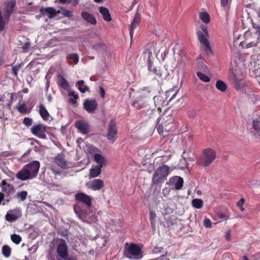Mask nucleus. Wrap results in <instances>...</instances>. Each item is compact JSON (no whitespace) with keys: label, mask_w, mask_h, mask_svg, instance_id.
<instances>
[{"label":"nucleus","mask_w":260,"mask_h":260,"mask_svg":"<svg viewBox=\"0 0 260 260\" xmlns=\"http://www.w3.org/2000/svg\"><path fill=\"white\" fill-rule=\"evenodd\" d=\"M40 163L38 160H34L25 165L16 175V177L22 181L31 179L38 174Z\"/></svg>","instance_id":"obj_1"},{"label":"nucleus","mask_w":260,"mask_h":260,"mask_svg":"<svg viewBox=\"0 0 260 260\" xmlns=\"http://www.w3.org/2000/svg\"><path fill=\"white\" fill-rule=\"evenodd\" d=\"M216 153L211 148H206L203 150L202 154L197 159V164L202 167H209L216 159Z\"/></svg>","instance_id":"obj_2"},{"label":"nucleus","mask_w":260,"mask_h":260,"mask_svg":"<svg viewBox=\"0 0 260 260\" xmlns=\"http://www.w3.org/2000/svg\"><path fill=\"white\" fill-rule=\"evenodd\" d=\"M170 173V168L168 166L164 165L158 167L155 171L152 177V182L154 184L158 185L166 180Z\"/></svg>","instance_id":"obj_3"},{"label":"nucleus","mask_w":260,"mask_h":260,"mask_svg":"<svg viewBox=\"0 0 260 260\" xmlns=\"http://www.w3.org/2000/svg\"><path fill=\"white\" fill-rule=\"evenodd\" d=\"M201 29L202 31L199 30L197 31L198 39L202 45L205 52L207 54H212V49L207 39V37L208 36L207 28L206 26H202Z\"/></svg>","instance_id":"obj_4"},{"label":"nucleus","mask_w":260,"mask_h":260,"mask_svg":"<svg viewBox=\"0 0 260 260\" xmlns=\"http://www.w3.org/2000/svg\"><path fill=\"white\" fill-rule=\"evenodd\" d=\"M141 249L135 244H131L127 248L125 247L124 255L125 257L132 259L133 256H138L140 254Z\"/></svg>","instance_id":"obj_5"},{"label":"nucleus","mask_w":260,"mask_h":260,"mask_svg":"<svg viewBox=\"0 0 260 260\" xmlns=\"http://www.w3.org/2000/svg\"><path fill=\"white\" fill-rule=\"evenodd\" d=\"M117 127L116 126V123L113 119H111L108 125L107 138L108 140L114 142L117 139Z\"/></svg>","instance_id":"obj_6"},{"label":"nucleus","mask_w":260,"mask_h":260,"mask_svg":"<svg viewBox=\"0 0 260 260\" xmlns=\"http://www.w3.org/2000/svg\"><path fill=\"white\" fill-rule=\"evenodd\" d=\"M31 133L40 139H45L46 138V128L42 124H38L34 125L30 128Z\"/></svg>","instance_id":"obj_7"},{"label":"nucleus","mask_w":260,"mask_h":260,"mask_svg":"<svg viewBox=\"0 0 260 260\" xmlns=\"http://www.w3.org/2000/svg\"><path fill=\"white\" fill-rule=\"evenodd\" d=\"M244 36L246 38L245 41H242L240 43V45L242 47V48L248 49L256 46L258 44V40H257V37L256 38V40L253 41H251L250 40V36H251L250 31H246L245 33Z\"/></svg>","instance_id":"obj_8"},{"label":"nucleus","mask_w":260,"mask_h":260,"mask_svg":"<svg viewBox=\"0 0 260 260\" xmlns=\"http://www.w3.org/2000/svg\"><path fill=\"white\" fill-rule=\"evenodd\" d=\"M16 3L15 0H10L4 2V16H6L7 19L10 18L11 15L13 13Z\"/></svg>","instance_id":"obj_9"},{"label":"nucleus","mask_w":260,"mask_h":260,"mask_svg":"<svg viewBox=\"0 0 260 260\" xmlns=\"http://www.w3.org/2000/svg\"><path fill=\"white\" fill-rule=\"evenodd\" d=\"M75 197L76 201L83 203L88 208L91 207L92 199L89 196L83 192H78Z\"/></svg>","instance_id":"obj_10"},{"label":"nucleus","mask_w":260,"mask_h":260,"mask_svg":"<svg viewBox=\"0 0 260 260\" xmlns=\"http://www.w3.org/2000/svg\"><path fill=\"white\" fill-rule=\"evenodd\" d=\"M230 80L234 84V88L239 90L244 87L245 83L243 81V78L242 76L238 77L235 73H232L230 77Z\"/></svg>","instance_id":"obj_11"},{"label":"nucleus","mask_w":260,"mask_h":260,"mask_svg":"<svg viewBox=\"0 0 260 260\" xmlns=\"http://www.w3.org/2000/svg\"><path fill=\"white\" fill-rule=\"evenodd\" d=\"M21 216L20 209H15L9 210L5 215V219L9 222H14Z\"/></svg>","instance_id":"obj_12"},{"label":"nucleus","mask_w":260,"mask_h":260,"mask_svg":"<svg viewBox=\"0 0 260 260\" xmlns=\"http://www.w3.org/2000/svg\"><path fill=\"white\" fill-rule=\"evenodd\" d=\"M54 161L63 169H66L70 167L69 166V164L65 159V155L62 152L57 154V155L55 156Z\"/></svg>","instance_id":"obj_13"},{"label":"nucleus","mask_w":260,"mask_h":260,"mask_svg":"<svg viewBox=\"0 0 260 260\" xmlns=\"http://www.w3.org/2000/svg\"><path fill=\"white\" fill-rule=\"evenodd\" d=\"M57 252L58 255L62 258H66L68 256V249L66 241L61 239L57 246Z\"/></svg>","instance_id":"obj_14"},{"label":"nucleus","mask_w":260,"mask_h":260,"mask_svg":"<svg viewBox=\"0 0 260 260\" xmlns=\"http://www.w3.org/2000/svg\"><path fill=\"white\" fill-rule=\"evenodd\" d=\"M84 108L89 113H93L98 109V104L95 100H86L83 104Z\"/></svg>","instance_id":"obj_15"},{"label":"nucleus","mask_w":260,"mask_h":260,"mask_svg":"<svg viewBox=\"0 0 260 260\" xmlns=\"http://www.w3.org/2000/svg\"><path fill=\"white\" fill-rule=\"evenodd\" d=\"M2 191L9 196L14 191V185L7 182L5 180H3L0 183Z\"/></svg>","instance_id":"obj_16"},{"label":"nucleus","mask_w":260,"mask_h":260,"mask_svg":"<svg viewBox=\"0 0 260 260\" xmlns=\"http://www.w3.org/2000/svg\"><path fill=\"white\" fill-rule=\"evenodd\" d=\"M140 20L141 18L140 15H139L138 13H136L131 25L129 34L131 39H132L134 35V31L139 24Z\"/></svg>","instance_id":"obj_17"},{"label":"nucleus","mask_w":260,"mask_h":260,"mask_svg":"<svg viewBox=\"0 0 260 260\" xmlns=\"http://www.w3.org/2000/svg\"><path fill=\"white\" fill-rule=\"evenodd\" d=\"M170 183H174V181H176V183L175 185V188L177 190L180 189L183 184V179L182 178L179 176H173L170 178Z\"/></svg>","instance_id":"obj_18"},{"label":"nucleus","mask_w":260,"mask_h":260,"mask_svg":"<svg viewBox=\"0 0 260 260\" xmlns=\"http://www.w3.org/2000/svg\"><path fill=\"white\" fill-rule=\"evenodd\" d=\"M74 210L76 214L80 218H85L88 215L87 211L78 205H76L74 206Z\"/></svg>","instance_id":"obj_19"},{"label":"nucleus","mask_w":260,"mask_h":260,"mask_svg":"<svg viewBox=\"0 0 260 260\" xmlns=\"http://www.w3.org/2000/svg\"><path fill=\"white\" fill-rule=\"evenodd\" d=\"M104 182L100 179L93 180L90 184V188L93 190H99L104 187Z\"/></svg>","instance_id":"obj_20"},{"label":"nucleus","mask_w":260,"mask_h":260,"mask_svg":"<svg viewBox=\"0 0 260 260\" xmlns=\"http://www.w3.org/2000/svg\"><path fill=\"white\" fill-rule=\"evenodd\" d=\"M75 126L84 134H87L89 132L88 125L82 121H77L75 123Z\"/></svg>","instance_id":"obj_21"},{"label":"nucleus","mask_w":260,"mask_h":260,"mask_svg":"<svg viewBox=\"0 0 260 260\" xmlns=\"http://www.w3.org/2000/svg\"><path fill=\"white\" fill-rule=\"evenodd\" d=\"M57 84L65 90L68 89L70 86L67 80L60 74L57 76Z\"/></svg>","instance_id":"obj_22"},{"label":"nucleus","mask_w":260,"mask_h":260,"mask_svg":"<svg viewBox=\"0 0 260 260\" xmlns=\"http://www.w3.org/2000/svg\"><path fill=\"white\" fill-rule=\"evenodd\" d=\"M81 16L84 19L91 24L95 25L96 24V19L93 15L87 12H82L81 13Z\"/></svg>","instance_id":"obj_23"},{"label":"nucleus","mask_w":260,"mask_h":260,"mask_svg":"<svg viewBox=\"0 0 260 260\" xmlns=\"http://www.w3.org/2000/svg\"><path fill=\"white\" fill-rule=\"evenodd\" d=\"M99 12L102 15L104 20L110 22L112 20V18L109 10L104 7H100L99 8Z\"/></svg>","instance_id":"obj_24"},{"label":"nucleus","mask_w":260,"mask_h":260,"mask_svg":"<svg viewBox=\"0 0 260 260\" xmlns=\"http://www.w3.org/2000/svg\"><path fill=\"white\" fill-rule=\"evenodd\" d=\"M153 100L154 104L158 109H160L161 107H164L168 104V103H166V101L161 95L155 96Z\"/></svg>","instance_id":"obj_25"},{"label":"nucleus","mask_w":260,"mask_h":260,"mask_svg":"<svg viewBox=\"0 0 260 260\" xmlns=\"http://www.w3.org/2000/svg\"><path fill=\"white\" fill-rule=\"evenodd\" d=\"M102 166L96 165L94 168H91L89 170L90 178L98 177L101 173Z\"/></svg>","instance_id":"obj_26"},{"label":"nucleus","mask_w":260,"mask_h":260,"mask_svg":"<svg viewBox=\"0 0 260 260\" xmlns=\"http://www.w3.org/2000/svg\"><path fill=\"white\" fill-rule=\"evenodd\" d=\"M132 105L137 109L139 110L147 107V104L145 102L143 101L141 98H137V99L133 102Z\"/></svg>","instance_id":"obj_27"},{"label":"nucleus","mask_w":260,"mask_h":260,"mask_svg":"<svg viewBox=\"0 0 260 260\" xmlns=\"http://www.w3.org/2000/svg\"><path fill=\"white\" fill-rule=\"evenodd\" d=\"M39 113L43 120H47L49 119V113L42 104L39 105Z\"/></svg>","instance_id":"obj_28"},{"label":"nucleus","mask_w":260,"mask_h":260,"mask_svg":"<svg viewBox=\"0 0 260 260\" xmlns=\"http://www.w3.org/2000/svg\"><path fill=\"white\" fill-rule=\"evenodd\" d=\"M10 18H7L6 16H4L3 18L2 12L0 10V32L5 30L6 26L8 24Z\"/></svg>","instance_id":"obj_29"},{"label":"nucleus","mask_w":260,"mask_h":260,"mask_svg":"<svg viewBox=\"0 0 260 260\" xmlns=\"http://www.w3.org/2000/svg\"><path fill=\"white\" fill-rule=\"evenodd\" d=\"M94 159L99 164L98 165L102 166V167L107 162L106 158L103 155L98 153L94 155Z\"/></svg>","instance_id":"obj_30"},{"label":"nucleus","mask_w":260,"mask_h":260,"mask_svg":"<svg viewBox=\"0 0 260 260\" xmlns=\"http://www.w3.org/2000/svg\"><path fill=\"white\" fill-rule=\"evenodd\" d=\"M148 70L150 73H152L159 78L163 76V71L161 70L160 67L153 66L151 69Z\"/></svg>","instance_id":"obj_31"},{"label":"nucleus","mask_w":260,"mask_h":260,"mask_svg":"<svg viewBox=\"0 0 260 260\" xmlns=\"http://www.w3.org/2000/svg\"><path fill=\"white\" fill-rule=\"evenodd\" d=\"M199 17L204 23L207 24L210 22L209 14L206 12H202L199 13Z\"/></svg>","instance_id":"obj_32"},{"label":"nucleus","mask_w":260,"mask_h":260,"mask_svg":"<svg viewBox=\"0 0 260 260\" xmlns=\"http://www.w3.org/2000/svg\"><path fill=\"white\" fill-rule=\"evenodd\" d=\"M216 87L219 90L224 92L227 89V85L223 81L218 80L216 83Z\"/></svg>","instance_id":"obj_33"},{"label":"nucleus","mask_w":260,"mask_h":260,"mask_svg":"<svg viewBox=\"0 0 260 260\" xmlns=\"http://www.w3.org/2000/svg\"><path fill=\"white\" fill-rule=\"evenodd\" d=\"M28 195V193L25 190H22L20 192H18L16 194V198L19 200V201H24L26 200V197Z\"/></svg>","instance_id":"obj_34"},{"label":"nucleus","mask_w":260,"mask_h":260,"mask_svg":"<svg viewBox=\"0 0 260 260\" xmlns=\"http://www.w3.org/2000/svg\"><path fill=\"white\" fill-rule=\"evenodd\" d=\"M2 254L4 257L8 258L10 256L11 253V249L7 245H5L2 247Z\"/></svg>","instance_id":"obj_35"},{"label":"nucleus","mask_w":260,"mask_h":260,"mask_svg":"<svg viewBox=\"0 0 260 260\" xmlns=\"http://www.w3.org/2000/svg\"><path fill=\"white\" fill-rule=\"evenodd\" d=\"M191 204L193 207L201 209L203 206V202L202 199H194L192 200Z\"/></svg>","instance_id":"obj_36"},{"label":"nucleus","mask_w":260,"mask_h":260,"mask_svg":"<svg viewBox=\"0 0 260 260\" xmlns=\"http://www.w3.org/2000/svg\"><path fill=\"white\" fill-rule=\"evenodd\" d=\"M176 68L178 70V72H180L183 74L185 72V63L182 59H180L177 62Z\"/></svg>","instance_id":"obj_37"},{"label":"nucleus","mask_w":260,"mask_h":260,"mask_svg":"<svg viewBox=\"0 0 260 260\" xmlns=\"http://www.w3.org/2000/svg\"><path fill=\"white\" fill-rule=\"evenodd\" d=\"M84 81L82 80H79L77 82V84L79 85V90L82 93H85L86 91L89 90V87L87 86L84 85Z\"/></svg>","instance_id":"obj_38"},{"label":"nucleus","mask_w":260,"mask_h":260,"mask_svg":"<svg viewBox=\"0 0 260 260\" xmlns=\"http://www.w3.org/2000/svg\"><path fill=\"white\" fill-rule=\"evenodd\" d=\"M45 13H48L49 14V18H53L56 15V11L55 9L52 7L46 8L44 10Z\"/></svg>","instance_id":"obj_39"},{"label":"nucleus","mask_w":260,"mask_h":260,"mask_svg":"<svg viewBox=\"0 0 260 260\" xmlns=\"http://www.w3.org/2000/svg\"><path fill=\"white\" fill-rule=\"evenodd\" d=\"M22 65V63H18L12 67L11 73L14 75V76L16 77H18V72L21 68Z\"/></svg>","instance_id":"obj_40"},{"label":"nucleus","mask_w":260,"mask_h":260,"mask_svg":"<svg viewBox=\"0 0 260 260\" xmlns=\"http://www.w3.org/2000/svg\"><path fill=\"white\" fill-rule=\"evenodd\" d=\"M197 76L203 81L205 82H209L210 79L208 76L205 75L201 72L198 71L197 73Z\"/></svg>","instance_id":"obj_41"},{"label":"nucleus","mask_w":260,"mask_h":260,"mask_svg":"<svg viewBox=\"0 0 260 260\" xmlns=\"http://www.w3.org/2000/svg\"><path fill=\"white\" fill-rule=\"evenodd\" d=\"M11 239L16 244H19L22 240L21 237L19 235L15 234L11 236Z\"/></svg>","instance_id":"obj_42"},{"label":"nucleus","mask_w":260,"mask_h":260,"mask_svg":"<svg viewBox=\"0 0 260 260\" xmlns=\"http://www.w3.org/2000/svg\"><path fill=\"white\" fill-rule=\"evenodd\" d=\"M164 120H165V121L163 124L164 126H166L167 125L173 123L174 120V118L172 115H169L167 116L166 118H164Z\"/></svg>","instance_id":"obj_43"},{"label":"nucleus","mask_w":260,"mask_h":260,"mask_svg":"<svg viewBox=\"0 0 260 260\" xmlns=\"http://www.w3.org/2000/svg\"><path fill=\"white\" fill-rule=\"evenodd\" d=\"M16 108L20 113H25L27 112V108L24 104L16 106Z\"/></svg>","instance_id":"obj_44"},{"label":"nucleus","mask_w":260,"mask_h":260,"mask_svg":"<svg viewBox=\"0 0 260 260\" xmlns=\"http://www.w3.org/2000/svg\"><path fill=\"white\" fill-rule=\"evenodd\" d=\"M252 26L255 30V34L257 35V40H260V26L254 23H252Z\"/></svg>","instance_id":"obj_45"},{"label":"nucleus","mask_w":260,"mask_h":260,"mask_svg":"<svg viewBox=\"0 0 260 260\" xmlns=\"http://www.w3.org/2000/svg\"><path fill=\"white\" fill-rule=\"evenodd\" d=\"M68 58L70 59L73 60L75 63H77L79 61V56L76 53H71L68 56Z\"/></svg>","instance_id":"obj_46"},{"label":"nucleus","mask_w":260,"mask_h":260,"mask_svg":"<svg viewBox=\"0 0 260 260\" xmlns=\"http://www.w3.org/2000/svg\"><path fill=\"white\" fill-rule=\"evenodd\" d=\"M23 123L27 127H29L32 123V119L30 118L25 117L23 119Z\"/></svg>","instance_id":"obj_47"},{"label":"nucleus","mask_w":260,"mask_h":260,"mask_svg":"<svg viewBox=\"0 0 260 260\" xmlns=\"http://www.w3.org/2000/svg\"><path fill=\"white\" fill-rule=\"evenodd\" d=\"M252 125L253 128L256 131L257 129L260 128V121L253 120L252 122Z\"/></svg>","instance_id":"obj_48"},{"label":"nucleus","mask_w":260,"mask_h":260,"mask_svg":"<svg viewBox=\"0 0 260 260\" xmlns=\"http://www.w3.org/2000/svg\"><path fill=\"white\" fill-rule=\"evenodd\" d=\"M156 113H157V112L154 109H151L149 108L147 109V111L146 112V115L149 118H152L153 117L154 115Z\"/></svg>","instance_id":"obj_49"},{"label":"nucleus","mask_w":260,"mask_h":260,"mask_svg":"<svg viewBox=\"0 0 260 260\" xmlns=\"http://www.w3.org/2000/svg\"><path fill=\"white\" fill-rule=\"evenodd\" d=\"M157 121H158L157 124L156 125V128H157V131L159 134H162L163 132H164L163 124H158V123H159V118H158L157 119Z\"/></svg>","instance_id":"obj_50"},{"label":"nucleus","mask_w":260,"mask_h":260,"mask_svg":"<svg viewBox=\"0 0 260 260\" xmlns=\"http://www.w3.org/2000/svg\"><path fill=\"white\" fill-rule=\"evenodd\" d=\"M203 223L204 225L207 228H211L212 227V222L209 218L205 219Z\"/></svg>","instance_id":"obj_51"},{"label":"nucleus","mask_w":260,"mask_h":260,"mask_svg":"<svg viewBox=\"0 0 260 260\" xmlns=\"http://www.w3.org/2000/svg\"><path fill=\"white\" fill-rule=\"evenodd\" d=\"M30 46V43L28 42H26L24 43V45L22 46V48L23 49V52H26L27 49L29 48Z\"/></svg>","instance_id":"obj_52"},{"label":"nucleus","mask_w":260,"mask_h":260,"mask_svg":"<svg viewBox=\"0 0 260 260\" xmlns=\"http://www.w3.org/2000/svg\"><path fill=\"white\" fill-rule=\"evenodd\" d=\"M63 15L67 17H71L73 16L72 12L69 10H64L63 12Z\"/></svg>","instance_id":"obj_53"},{"label":"nucleus","mask_w":260,"mask_h":260,"mask_svg":"<svg viewBox=\"0 0 260 260\" xmlns=\"http://www.w3.org/2000/svg\"><path fill=\"white\" fill-rule=\"evenodd\" d=\"M218 217L220 219H223V220H227L229 218L228 216H227L225 214L223 213H220L218 214Z\"/></svg>","instance_id":"obj_54"},{"label":"nucleus","mask_w":260,"mask_h":260,"mask_svg":"<svg viewBox=\"0 0 260 260\" xmlns=\"http://www.w3.org/2000/svg\"><path fill=\"white\" fill-rule=\"evenodd\" d=\"M231 230H229L226 231L225 235V238L227 241L231 240Z\"/></svg>","instance_id":"obj_55"},{"label":"nucleus","mask_w":260,"mask_h":260,"mask_svg":"<svg viewBox=\"0 0 260 260\" xmlns=\"http://www.w3.org/2000/svg\"><path fill=\"white\" fill-rule=\"evenodd\" d=\"M220 5L222 7H225L228 5L229 0H220Z\"/></svg>","instance_id":"obj_56"},{"label":"nucleus","mask_w":260,"mask_h":260,"mask_svg":"<svg viewBox=\"0 0 260 260\" xmlns=\"http://www.w3.org/2000/svg\"><path fill=\"white\" fill-rule=\"evenodd\" d=\"M59 173H60L58 171H57L55 169H51V173L47 172L46 174H44V175H46V176L47 177V176L50 174H52L54 175H56L57 174H59Z\"/></svg>","instance_id":"obj_57"},{"label":"nucleus","mask_w":260,"mask_h":260,"mask_svg":"<svg viewBox=\"0 0 260 260\" xmlns=\"http://www.w3.org/2000/svg\"><path fill=\"white\" fill-rule=\"evenodd\" d=\"M69 95L70 96H73L74 99L77 100L79 98L78 95L75 94L74 91H70L69 92Z\"/></svg>","instance_id":"obj_58"},{"label":"nucleus","mask_w":260,"mask_h":260,"mask_svg":"<svg viewBox=\"0 0 260 260\" xmlns=\"http://www.w3.org/2000/svg\"><path fill=\"white\" fill-rule=\"evenodd\" d=\"M68 3L72 4L73 6H76L79 4V0H68Z\"/></svg>","instance_id":"obj_59"},{"label":"nucleus","mask_w":260,"mask_h":260,"mask_svg":"<svg viewBox=\"0 0 260 260\" xmlns=\"http://www.w3.org/2000/svg\"><path fill=\"white\" fill-rule=\"evenodd\" d=\"M148 70L151 69L154 66L152 64V62L150 57L147 60Z\"/></svg>","instance_id":"obj_60"},{"label":"nucleus","mask_w":260,"mask_h":260,"mask_svg":"<svg viewBox=\"0 0 260 260\" xmlns=\"http://www.w3.org/2000/svg\"><path fill=\"white\" fill-rule=\"evenodd\" d=\"M149 217L150 220H154L156 217V214L154 212L151 211L149 212Z\"/></svg>","instance_id":"obj_61"},{"label":"nucleus","mask_w":260,"mask_h":260,"mask_svg":"<svg viewBox=\"0 0 260 260\" xmlns=\"http://www.w3.org/2000/svg\"><path fill=\"white\" fill-rule=\"evenodd\" d=\"M100 93H101V95L102 98H105V91L104 88L103 87L100 86Z\"/></svg>","instance_id":"obj_62"},{"label":"nucleus","mask_w":260,"mask_h":260,"mask_svg":"<svg viewBox=\"0 0 260 260\" xmlns=\"http://www.w3.org/2000/svg\"><path fill=\"white\" fill-rule=\"evenodd\" d=\"M244 203V199H241L238 202H237V206L239 207H241L242 206H243V204Z\"/></svg>","instance_id":"obj_63"},{"label":"nucleus","mask_w":260,"mask_h":260,"mask_svg":"<svg viewBox=\"0 0 260 260\" xmlns=\"http://www.w3.org/2000/svg\"><path fill=\"white\" fill-rule=\"evenodd\" d=\"M256 137H260V128L256 131V133L254 134Z\"/></svg>","instance_id":"obj_64"}]
</instances>
